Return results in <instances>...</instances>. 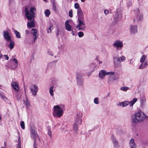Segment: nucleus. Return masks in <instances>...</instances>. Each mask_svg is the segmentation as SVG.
<instances>
[{
	"label": "nucleus",
	"instance_id": "obj_11",
	"mask_svg": "<svg viewBox=\"0 0 148 148\" xmlns=\"http://www.w3.org/2000/svg\"><path fill=\"white\" fill-rule=\"evenodd\" d=\"M31 91L32 95L36 96L38 91V87L36 85H32L30 88Z\"/></svg>",
	"mask_w": 148,
	"mask_h": 148
},
{
	"label": "nucleus",
	"instance_id": "obj_35",
	"mask_svg": "<svg viewBox=\"0 0 148 148\" xmlns=\"http://www.w3.org/2000/svg\"><path fill=\"white\" fill-rule=\"evenodd\" d=\"M94 102L95 103L97 104L99 103L98 100L97 98H95L94 100Z\"/></svg>",
	"mask_w": 148,
	"mask_h": 148
},
{
	"label": "nucleus",
	"instance_id": "obj_43",
	"mask_svg": "<svg viewBox=\"0 0 148 148\" xmlns=\"http://www.w3.org/2000/svg\"><path fill=\"white\" fill-rule=\"evenodd\" d=\"M4 56L5 57L6 59L7 60H8L9 59V57L7 55H4Z\"/></svg>",
	"mask_w": 148,
	"mask_h": 148
},
{
	"label": "nucleus",
	"instance_id": "obj_24",
	"mask_svg": "<svg viewBox=\"0 0 148 148\" xmlns=\"http://www.w3.org/2000/svg\"><path fill=\"white\" fill-rule=\"evenodd\" d=\"M14 33L16 35V38H21V36L20 33L17 30H15L14 31Z\"/></svg>",
	"mask_w": 148,
	"mask_h": 148
},
{
	"label": "nucleus",
	"instance_id": "obj_44",
	"mask_svg": "<svg viewBox=\"0 0 148 148\" xmlns=\"http://www.w3.org/2000/svg\"><path fill=\"white\" fill-rule=\"evenodd\" d=\"M17 148H21V144H18Z\"/></svg>",
	"mask_w": 148,
	"mask_h": 148
},
{
	"label": "nucleus",
	"instance_id": "obj_30",
	"mask_svg": "<svg viewBox=\"0 0 148 148\" xmlns=\"http://www.w3.org/2000/svg\"><path fill=\"white\" fill-rule=\"evenodd\" d=\"M75 8L78 9L77 10L79 9H80L81 10V9L79 8V5L78 3H76L75 4Z\"/></svg>",
	"mask_w": 148,
	"mask_h": 148
},
{
	"label": "nucleus",
	"instance_id": "obj_36",
	"mask_svg": "<svg viewBox=\"0 0 148 148\" xmlns=\"http://www.w3.org/2000/svg\"><path fill=\"white\" fill-rule=\"evenodd\" d=\"M48 135L49 136H50V137H51V136H52V133H51V132L50 130H48Z\"/></svg>",
	"mask_w": 148,
	"mask_h": 148
},
{
	"label": "nucleus",
	"instance_id": "obj_16",
	"mask_svg": "<svg viewBox=\"0 0 148 148\" xmlns=\"http://www.w3.org/2000/svg\"><path fill=\"white\" fill-rule=\"evenodd\" d=\"M137 31V26L136 25H132L130 27V32L132 34L136 33Z\"/></svg>",
	"mask_w": 148,
	"mask_h": 148
},
{
	"label": "nucleus",
	"instance_id": "obj_21",
	"mask_svg": "<svg viewBox=\"0 0 148 148\" xmlns=\"http://www.w3.org/2000/svg\"><path fill=\"white\" fill-rule=\"evenodd\" d=\"M106 75V72L105 70H101L99 72V76L101 78H103Z\"/></svg>",
	"mask_w": 148,
	"mask_h": 148
},
{
	"label": "nucleus",
	"instance_id": "obj_6",
	"mask_svg": "<svg viewBox=\"0 0 148 148\" xmlns=\"http://www.w3.org/2000/svg\"><path fill=\"white\" fill-rule=\"evenodd\" d=\"M137 101V98H135L131 101H127L122 102L120 104V105L123 107H125L129 104H130V106H132Z\"/></svg>",
	"mask_w": 148,
	"mask_h": 148
},
{
	"label": "nucleus",
	"instance_id": "obj_12",
	"mask_svg": "<svg viewBox=\"0 0 148 148\" xmlns=\"http://www.w3.org/2000/svg\"><path fill=\"white\" fill-rule=\"evenodd\" d=\"M3 36L4 39L7 42L11 40V37L8 32L7 30L4 31L3 32Z\"/></svg>",
	"mask_w": 148,
	"mask_h": 148
},
{
	"label": "nucleus",
	"instance_id": "obj_32",
	"mask_svg": "<svg viewBox=\"0 0 148 148\" xmlns=\"http://www.w3.org/2000/svg\"><path fill=\"white\" fill-rule=\"evenodd\" d=\"M2 98L7 103H8L9 102V100L6 97H3Z\"/></svg>",
	"mask_w": 148,
	"mask_h": 148
},
{
	"label": "nucleus",
	"instance_id": "obj_25",
	"mask_svg": "<svg viewBox=\"0 0 148 148\" xmlns=\"http://www.w3.org/2000/svg\"><path fill=\"white\" fill-rule=\"evenodd\" d=\"M53 86H52L50 87L49 88V93L50 95L51 96H53L54 95V94L53 93Z\"/></svg>",
	"mask_w": 148,
	"mask_h": 148
},
{
	"label": "nucleus",
	"instance_id": "obj_51",
	"mask_svg": "<svg viewBox=\"0 0 148 148\" xmlns=\"http://www.w3.org/2000/svg\"><path fill=\"white\" fill-rule=\"evenodd\" d=\"M130 63L131 64V60L130 61Z\"/></svg>",
	"mask_w": 148,
	"mask_h": 148
},
{
	"label": "nucleus",
	"instance_id": "obj_29",
	"mask_svg": "<svg viewBox=\"0 0 148 148\" xmlns=\"http://www.w3.org/2000/svg\"><path fill=\"white\" fill-rule=\"evenodd\" d=\"M129 89V88L126 86H124L121 87V89L123 91H126L127 90H128Z\"/></svg>",
	"mask_w": 148,
	"mask_h": 148
},
{
	"label": "nucleus",
	"instance_id": "obj_14",
	"mask_svg": "<svg viewBox=\"0 0 148 148\" xmlns=\"http://www.w3.org/2000/svg\"><path fill=\"white\" fill-rule=\"evenodd\" d=\"M12 85L14 90L18 92L19 90V87L18 83L16 82H13L12 83Z\"/></svg>",
	"mask_w": 148,
	"mask_h": 148
},
{
	"label": "nucleus",
	"instance_id": "obj_9",
	"mask_svg": "<svg viewBox=\"0 0 148 148\" xmlns=\"http://www.w3.org/2000/svg\"><path fill=\"white\" fill-rule=\"evenodd\" d=\"M113 46L115 47L117 50L121 49L123 46V43L121 41L117 40L115 42L113 45Z\"/></svg>",
	"mask_w": 148,
	"mask_h": 148
},
{
	"label": "nucleus",
	"instance_id": "obj_34",
	"mask_svg": "<svg viewBox=\"0 0 148 148\" xmlns=\"http://www.w3.org/2000/svg\"><path fill=\"white\" fill-rule=\"evenodd\" d=\"M51 27L52 26L51 25L50 26L49 28L47 30V32L48 33H51Z\"/></svg>",
	"mask_w": 148,
	"mask_h": 148
},
{
	"label": "nucleus",
	"instance_id": "obj_5",
	"mask_svg": "<svg viewBox=\"0 0 148 148\" xmlns=\"http://www.w3.org/2000/svg\"><path fill=\"white\" fill-rule=\"evenodd\" d=\"M31 137L34 140V143L33 145L34 148H37V144L36 142V139L38 138V135L37 133L35 132V130L34 129H31Z\"/></svg>",
	"mask_w": 148,
	"mask_h": 148
},
{
	"label": "nucleus",
	"instance_id": "obj_48",
	"mask_svg": "<svg viewBox=\"0 0 148 148\" xmlns=\"http://www.w3.org/2000/svg\"><path fill=\"white\" fill-rule=\"evenodd\" d=\"M72 34H73V35H74V33H73L74 32L73 31V30H72Z\"/></svg>",
	"mask_w": 148,
	"mask_h": 148
},
{
	"label": "nucleus",
	"instance_id": "obj_23",
	"mask_svg": "<svg viewBox=\"0 0 148 148\" xmlns=\"http://www.w3.org/2000/svg\"><path fill=\"white\" fill-rule=\"evenodd\" d=\"M10 43L9 45V47L10 49H13L14 46V42L12 41L11 40H10Z\"/></svg>",
	"mask_w": 148,
	"mask_h": 148
},
{
	"label": "nucleus",
	"instance_id": "obj_39",
	"mask_svg": "<svg viewBox=\"0 0 148 148\" xmlns=\"http://www.w3.org/2000/svg\"><path fill=\"white\" fill-rule=\"evenodd\" d=\"M104 12L105 14H106L107 15L108 14L109 11H108V10H105Z\"/></svg>",
	"mask_w": 148,
	"mask_h": 148
},
{
	"label": "nucleus",
	"instance_id": "obj_13",
	"mask_svg": "<svg viewBox=\"0 0 148 148\" xmlns=\"http://www.w3.org/2000/svg\"><path fill=\"white\" fill-rule=\"evenodd\" d=\"M77 83L78 85H82L83 84V79L82 75L79 73L76 74Z\"/></svg>",
	"mask_w": 148,
	"mask_h": 148
},
{
	"label": "nucleus",
	"instance_id": "obj_2",
	"mask_svg": "<svg viewBox=\"0 0 148 148\" xmlns=\"http://www.w3.org/2000/svg\"><path fill=\"white\" fill-rule=\"evenodd\" d=\"M77 12L78 24L76 26V28L78 29L79 31H84L85 29L86 26L85 24L81 21L83 17L82 12L81 10L79 9L77 10Z\"/></svg>",
	"mask_w": 148,
	"mask_h": 148
},
{
	"label": "nucleus",
	"instance_id": "obj_41",
	"mask_svg": "<svg viewBox=\"0 0 148 148\" xmlns=\"http://www.w3.org/2000/svg\"><path fill=\"white\" fill-rule=\"evenodd\" d=\"M77 123L79 124H80L81 123V120L80 118L78 119Z\"/></svg>",
	"mask_w": 148,
	"mask_h": 148
},
{
	"label": "nucleus",
	"instance_id": "obj_33",
	"mask_svg": "<svg viewBox=\"0 0 148 148\" xmlns=\"http://www.w3.org/2000/svg\"><path fill=\"white\" fill-rule=\"evenodd\" d=\"M54 66V62H50L48 64V66L49 67Z\"/></svg>",
	"mask_w": 148,
	"mask_h": 148
},
{
	"label": "nucleus",
	"instance_id": "obj_26",
	"mask_svg": "<svg viewBox=\"0 0 148 148\" xmlns=\"http://www.w3.org/2000/svg\"><path fill=\"white\" fill-rule=\"evenodd\" d=\"M45 14L46 16L48 17L50 14V12L49 10L47 9L45 11Z\"/></svg>",
	"mask_w": 148,
	"mask_h": 148
},
{
	"label": "nucleus",
	"instance_id": "obj_42",
	"mask_svg": "<svg viewBox=\"0 0 148 148\" xmlns=\"http://www.w3.org/2000/svg\"><path fill=\"white\" fill-rule=\"evenodd\" d=\"M18 144H21V139L20 137L18 138Z\"/></svg>",
	"mask_w": 148,
	"mask_h": 148
},
{
	"label": "nucleus",
	"instance_id": "obj_38",
	"mask_svg": "<svg viewBox=\"0 0 148 148\" xmlns=\"http://www.w3.org/2000/svg\"><path fill=\"white\" fill-rule=\"evenodd\" d=\"M114 72H106V75H114Z\"/></svg>",
	"mask_w": 148,
	"mask_h": 148
},
{
	"label": "nucleus",
	"instance_id": "obj_27",
	"mask_svg": "<svg viewBox=\"0 0 148 148\" xmlns=\"http://www.w3.org/2000/svg\"><path fill=\"white\" fill-rule=\"evenodd\" d=\"M140 101L141 104H143L146 101L145 98L144 97H142L140 99Z\"/></svg>",
	"mask_w": 148,
	"mask_h": 148
},
{
	"label": "nucleus",
	"instance_id": "obj_22",
	"mask_svg": "<svg viewBox=\"0 0 148 148\" xmlns=\"http://www.w3.org/2000/svg\"><path fill=\"white\" fill-rule=\"evenodd\" d=\"M12 60L14 61L15 64L14 65V66H12V68L13 69H15L18 66V61L16 58L13 59Z\"/></svg>",
	"mask_w": 148,
	"mask_h": 148
},
{
	"label": "nucleus",
	"instance_id": "obj_31",
	"mask_svg": "<svg viewBox=\"0 0 148 148\" xmlns=\"http://www.w3.org/2000/svg\"><path fill=\"white\" fill-rule=\"evenodd\" d=\"M84 34L82 32H78V35L79 37L81 38L83 36Z\"/></svg>",
	"mask_w": 148,
	"mask_h": 148
},
{
	"label": "nucleus",
	"instance_id": "obj_45",
	"mask_svg": "<svg viewBox=\"0 0 148 148\" xmlns=\"http://www.w3.org/2000/svg\"><path fill=\"white\" fill-rule=\"evenodd\" d=\"M57 36H58L59 35V29H57Z\"/></svg>",
	"mask_w": 148,
	"mask_h": 148
},
{
	"label": "nucleus",
	"instance_id": "obj_47",
	"mask_svg": "<svg viewBox=\"0 0 148 148\" xmlns=\"http://www.w3.org/2000/svg\"><path fill=\"white\" fill-rule=\"evenodd\" d=\"M81 1L82 2H84L85 1V0H81Z\"/></svg>",
	"mask_w": 148,
	"mask_h": 148
},
{
	"label": "nucleus",
	"instance_id": "obj_28",
	"mask_svg": "<svg viewBox=\"0 0 148 148\" xmlns=\"http://www.w3.org/2000/svg\"><path fill=\"white\" fill-rule=\"evenodd\" d=\"M20 125H21V128L23 129H25V123L23 121H21V122Z\"/></svg>",
	"mask_w": 148,
	"mask_h": 148
},
{
	"label": "nucleus",
	"instance_id": "obj_3",
	"mask_svg": "<svg viewBox=\"0 0 148 148\" xmlns=\"http://www.w3.org/2000/svg\"><path fill=\"white\" fill-rule=\"evenodd\" d=\"M145 118V115L144 113L139 111L135 113L134 116L132 118V122L133 123H137L143 121Z\"/></svg>",
	"mask_w": 148,
	"mask_h": 148
},
{
	"label": "nucleus",
	"instance_id": "obj_10",
	"mask_svg": "<svg viewBox=\"0 0 148 148\" xmlns=\"http://www.w3.org/2000/svg\"><path fill=\"white\" fill-rule=\"evenodd\" d=\"M136 12H137V15L135 18H134V21L138 22L143 19V16L142 14H140V13L138 9H137Z\"/></svg>",
	"mask_w": 148,
	"mask_h": 148
},
{
	"label": "nucleus",
	"instance_id": "obj_50",
	"mask_svg": "<svg viewBox=\"0 0 148 148\" xmlns=\"http://www.w3.org/2000/svg\"><path fill=\"white\" fill-rule=\"evenodd\" d=\"M47 0H43V1H46Z\"/></svg>",
	"mask_w": 148,
	"mask_h": 148
},
{
	"label": "nucleus",
	"instance_id": "obj_40",
	"mask_svg": "<svg viewBox=\"0 0 148 148\" xmlns=\"http://www.w3.org/2000/svg\"><path fill=\"white\" fill-rule=\"evenodd\" d=\"M53 9L54 10V11H56V6L55 5H53Z\"/></svg>",
	"mask_w": 148,
	"mask_h": 148
},
{
	"label": "nucleus",
	"instance_id": "obj_1",
	"mask_svg": "<svg viewBox=\"0 0 148 148\" xmlns=\"http://www.w3.org/2000/svg\"><path fill=\"white\" fill-rule=\"evenodd\" d=\"M36 9L34 7H31L30 9L28 8H25V15L26 17L29 21L27 22V26L28 28H31L35 26L34 18L35 14Z\"/></svg>",
	"mask_w": 148,
	"mask_h": 148
},
{
	"label": "nucleus",
	"instance_id": "obj_4",
	"mask_svg": "<svg viewBox=\"0 0 148 148\" xmlns=\"http://www.w3.org/2000/svg\"><path fill=\"white\" fill-rule=\"evenodd\" d=\"M53 109V115L54 116L60 118L62 115L63 111L62 108L59 106H54Z\"/></svg>",
	"mask_w": 148,
	"mask_h": 148
},
{
	"label": "nucleus",
	"instance_id": "obj_15",
	"mask_svg": "<svg viewBox=\"0 0 148 148\" xmlns=\"http://www.w3.org/2000/svg\"><path fill=\"white\" fill-rule=\"evenodd\" d=\"M129 145L130 148H136V145L133 138H132L130 140Z\"/></svg>",
	"mask_w": 148,
	"mask_h": 148
},
{
	"label": "nucleus",
	"instance_id": "obj_8",
	"mask_svg": "<svg viewBox=\"0 0 148 148\" xmlns=\"http://www.w3.org/2000/svg\"><path fill=\"white\" fill-rule=\"evenodd\" d=\"M125 60V58L123 56H121L120 57L117 58L115 57L114 58V63L115 66H117L119 64V62H122Z\"/></svg>",
	"mask_w": 148,
	"mask_h": 148
},
{
	"label": "nucleus",
	"instance_id": "obj_17",
	"mask_svg": "<svg viewBox=\"0 0 148 148\" xmlns=\"http://www.w3.org/2000/svg\"><path fill=\"white\" fill-rule=\"evenodd\" d=\"M32 33L33 35L34 36V42L36 39L38 35V34L37 33V30L35 29H32Z\"/></svg>",
	"mask_w": 148,
	"mask_h": 148
},
{
	"label": "nucleus",
	"instance_id": "obj_46",
	"mask_svg": "<svg viewBox=\"0 0 148 148\" xmlns=\"http://www.w3.org/2000/svg\"><path fill=\"white\" fill-rule=\"evenodd\" d=\"M25 33L26 34H27L28 33V31L27 30H26Z\"/></svg>",
	"mask_w": 148,
	"mask_h": 148
},
{
	"label": "nucleus",
	"instance_id": "obj_19",
	"mask_svg": "<svg viewBox=\"0 0 148 148\" xmlns=\"http://www.w3.org/2000/svg\"><path fill=\"white\" fill-rule=\"evenodd\" d=\"M112 140L113 143L115 147L118 146V142L117 140L115 138V137L113 136L112 137Z\"/></svg>",
	"mask_w": 148,
	"mask_h": 148
},
{
	"label": "nucleus",
	"instance_id": "obj_18",
	"mask_svg": "<svg viewBox=\"0 0 148 148\" xmlns=\"http://www.w3.org/2000/svg\"><path fill=\"white\" fill-rule=\"evenodd\" d=\"M24 104L27 108H29L30 107V103L28 99L26 97L25 99L24 100Z\"/></svg>",
	"mask_w": 148,
	"mask_h": 148
},
{
	"label": "nucleus",
	"instance_id": "obj_37",
	"mask_svg": "<svg viewBox=\"0 0 148 148\" xmlns=\"http://www.w3.org/2000/svg\"><path fill=\"white\" fill-rule=\"evenodd\" d=\"M69 16L71 17H72L73 16L72 12V11L71 10L69 11Z\"/></svg>",
	"mask_w": 148,
	"mask_h": 148
},
{
	"label": "nucleus",
	"instance_id": "obj_7",
	"mask_svg": "<svg viewBox=\"0 0 148 148\" xmlns=\"http://www.w3.org/2000/svg\"><path fill=\"white\" fill-rule=\"evenodd\" d=\"M146 57V56L144 55H143L141 57L140 60L141 64L139 67L140 69H143L146 67L147 66V62H144Z\"/></svg>",
	"mask_w": 148,
	"mask_h": 148
},
{
	"label": "nucleus",
	"instance_id": "obj_49",
	"mask_svg": "<svg viewBox=\"0 0 148 148\" xmlns=\"http://www.w3.org/2000/svg\"><path fill=\"white\" fill-rule=\"evenodd\" d=\"M100 62V63H101V62Z\"/></svg>",
	"mask_w": 148,
	"mask_h": 148
},
{
	"label": "nucleus",
	"instance_id": "obj_20",
	"mask_svg": "<svg viewBox=\"0 0 148 148\" xmlns=\"http://www.w3.org/2000/svg\"><path fill=\"white\" fill-rule=\"evenodd\" d=\"M69 20L66 21L65 23L66 29L68 31H70L71 29V26L69 23Z\"/></svg>",
	"mask_w": 148,
	"mask_h": 148
}]
</instances>
